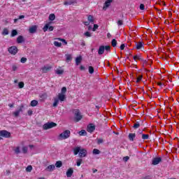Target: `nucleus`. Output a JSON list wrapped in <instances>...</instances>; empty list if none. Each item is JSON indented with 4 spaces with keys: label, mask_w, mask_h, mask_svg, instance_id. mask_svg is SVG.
I'll return each instance as SVG.
<instances>
[{
    "label": "nucleus",
    "mask_w": 179,
    "mask_h": 179,
    "mask_svg": "<svg viewBox=\"0 0 179 179\" xmlns=\"http://www.w3.org/2000/svg\"><path fill=\"white\" fill-rule=\"evenodd\" d=\"M93 155H100V150L97 149H94L92 151Z\"/></svg>",
    "instance_id": "obj_40"
},
{
    "label": "nucleus",
    "mask_w": 179,
    "mask_h": 179,
    "mask_svg": "<svg viewBox=\"0 0 179 179\" xmlns=\"http://www.w3.org/2000/svg\"><path fill=\"white\" fill-rule=\"evenodd\" d=\"M6 176H9V174H10V171L6 170Z\"/></svg>",
    "instance_id": "obj_62"
},
{
    "label": "nucleus",
    "mask_w": 179,
    "mask_h": 179,
    "mask_svg": "<svg viewBox=\"0 0 179 179\" xmlns=\"http://www.w3.org/2000/svg\"><path fill=\"white\" fill-rule=\"evenodd\" d=\"M49 71H51V66H44L42 68V72H43V73H47Z\"/></svg>",
    "instance_id": "obj_20"
},
{
    "label": "nucleus",
    "mask_w": 179,
    "mask_h": 179,
    "mask_svg": "<svg viewBox=\"0 0 179 179\" xmlns=\"http://www.w3.org/2000/svg\"><path fill=\"white\" fill-rule=\"evenodd\" d=\"M38 104V101L37 100H33L31 101V107H36Z\"/></svg>",
    "instance_id": "obj_27"
},
{
    "label": "nucleus",
    "mask_w": 179,
    "mask_h": 179,
    "mask_svg": "<svg viewBox=\"0 0 179 179\" xmlns=\"http://www.w3.org/2000/svg\"><path fill=\"white\" fill-rule=\"evenodd\" d=\"M124 48H125V44H122L120 45V50H124Z\"/></svg>",
    "instance_id": "obj_58"
},
{
    "label": "nucleus",
    "mask_w": 179,
    "mask_h": 179,
    "mask_svg": "<svg viewBox=\"0 0 179 179\" xmlns=\"http://www.w3.org/2000/svg\"><path fill=\"white\" fill-rule=\"evenodd\" d=\"M22 111H23V106H20L17 110L13 112V115L15 117H19V115L20 114V113H22Z\"/></svg>",
    "instance_id": "obj_10"
},
{
    "label": "nucleus",
    "mask_w": 179,
    "mask_h": 179,
    "mask_svg": "<svg viewBox=\"0 0 179 179\" xmlns=\"http://www.w3.org/2000/svg\"><path fill=\"white\" fill-rule=\"evenodd\" d=\"M123 160H124V162H128L129 160V157L126 156V157H123Z\"/></svg>",
    "instance_id": "obj_55"
},
{
    "label": "nucleus",
    "mask_w": 179,
    "mask_h": 179,
    "mask_svg": "<svg viewBox=\"0 0 179 179\" xmlns=\"http://www.w3.org/2000/svg\"><path fill=\"white\" fill-rule=\"evenodd\" d=\"M32 170L33 166H31V165H29L26 168V171H27L28 173H30V171H31Z\"/></svg>",
    "instance_id": "obj_37"
},
{
    "label": "nucleus",
    "mask_w": 179,
    "mask_h": 179,
    "mask_svg": "<svg viewBox=\"0 0 179 179\" xmlns=\"http://www.w3.org/2000/svg\"><path fill=\"white\" fill-rule=\"evenodd\" d=\"M97 29H99V25L94 24V27L92 29V31H96V30H97Z\"/></svg>",
    "instance_id": "obj_50"
},
{
    "label": "nucleus",
    "mask_w": 179,
    "mask_h": 179,
    "mask_svg": "<svg viewBox=\"0 0 179 179\" xmlns=\"http://www.w3.org/2000/svg\"><path fill=\"white\" fill-rule=\"evenodd\" d=\"M55 166H56V167H57V169L62 167V162H61V161L56 162Z\"/></svg>",
    "instance_id": "obj_29"
},
{
    "label": "nucleus",
    "mask_w": 179,
    "mask_h": 179,
    "mask_svg": "<svg viewBox=\"0 0 179 179\" xmlns=\"http://www.w3.org/2000/svg\"><path fill=\"white\" fill-rule=\"evenodd\" d=\"M22 153H24V154L27 153V147H26V146L22 147Z\"/></svg>",
    "instance_id": "obj_49"
},
{
    "label": "nucleus",
    "mask_w": 179,
    "mask_h": 179,
    "mask_svg": "<svg viewBox=\"0 0 179 179\" xmlns=\"http://www.w3.org/2000/svg\"><path fill=\"white\" fill-rule=\"evenodd\" d=\"M80 71H85V68L83 66H80Z\"/></svg>",
    "instance_id": "obj_61"
},
{
    "label": "nucleus",
    "mask_w": 179,
    "mask_h": 179,
    "mask_svg": "<svg viewBox=\"0 0 179 179\" xmlns=\"http://www.w3.org/2000/svg\"><path fill=\"white\" fill-rule=\"evenodd\" d=\"M20 19H24V15H20L18 17V20H20Z\"/></svg>",
    "instance_id": "obj_59"
},
{
    "label": "nucleus",
    "mask_w": 179,
    "mask_h": 179,
    "mask_svg": "<svg viewBox=\"0 0 179 179\" xmlns=\"http://www.w3.org/2000/svg\"><path fill=\"white\" fill-rule=\"evenodd\" d=\"M0 136H3V138H10V132L6 130L0 131Z\"/></svg>",
    "instance_id": "obj_5"
},
{
    "label": "nucleus",
    "mask_w": 179,
    "mask_h": 179,
    "mask_svg": "<svg viewBox=\"0 0 179 179\" xmlns=\"http://www.w3.org/2000/svg\"><path fill=\"white\" fill-rule=\"evenodd\" d=\"M110 49H111V47L110 45L104 46V50H106V51H107L108 52H110Z\"/></svg>",
    "instance_id": "obj_44"
},
{
    "label": "nucleus",
    "mask_w": 179,
    "mask_h": 179,
    "mask_svg": "<svg viewBox=\"0 0 179 179\" xmlns=\"http://www.w3.org/2000/svg\"><path fill=\"white\" fill-rule=\"evenodd\" d=\"M66 177L70 178L72 177V174H73V169L69 168L66 171Z\"/></svg>",
    "instance_id": "obj_14"
},
{
    "label": "nucleus",
    "mask_w": 179,
    "mask_h": 179,
    "mask_svg": "<svg viewBox=\"0 0 179 179\" xmlns=\"http://www.w3.org/2000/svg\"><path fill=\"white\" fill-rule=\"evenodd\" d=\"M103 142H104V141L102 138H99L97 140L98 145H101V143H103Z\"/></svg>",
    "instance_id": "obj_51"
},
{
    "label": "nucleus",
    "mask_w": 179,
    "mask_h": 179,
    "mask_svg": "<svg viewBox=\"0 0 179 179\" xmlns=\"http://www.w3.org/2000/svg\"><path fill=\"white\" fill-rule=\"evenodd\" d=\"M27 114H28V115H32V114H33V110H28V112H27Z\"/></svg>",
    "instance_id": "obj_57"
},
{
    "label": "nucleus",
    "mask_w": 179,
    "mask_h": 179,
    "mask_svg": "<svg viewBox=\"0 0 179 179\" xmlns=\"http://www.w3.org/2000/svg\"><path fill=\"white\" fill-rule=\"evenodd\" d=\"M104 45H101L98 50L99 55H103L104 54Z\"/></svg>",
    "instance_id": "obj_18"
},
{
    "label": "nucleus",
    "mask_w": 179,
    "mask_h": 179,
    "mask_svg": "<svg viewBox=\"0 0 179 179\" xmlns=\"http://www.w3.org/2000/svg\"><path fill=\"white\" fill-rule=\"evenodd\" d=\"M18 87H19L20 89H23L24 87V83L20 82L18 83Z\"/></svg>",
    "instance_id": "obj_39"
},
{
    "label": "nucleus",
    "mask_w": 179,
    "mask_h": 179,
    "mask_svg": "<svg viewBox=\"0 0 179 179\" xmlns=\"http://www.w3.org/2000/svg\"><path fill=\"white\" fill-rule=\"evenodd\" d=\"M8 106L12 108V107H13V104H8Z\"/></svg>",
    "instance_id": "obj_63"
},
{
    "label": "nucleus",
    "mask_w": 179,
    "mask_h": 179,
    "mask_svg": "<svg viewBox=\"0 0 179 179\" xmlns=\"http://www.w3.org/2000/svg\"><path fill=\"white\" fill-rule=\"evenodd\" d=\"M84 24L85 26H89V24H90V22H84Z\"/></svg>",
    "instance_id": "obj_60"
},
{
    "label": "nucleus",
    "mask_w": 179,
    "mask_h": 179,
    "mask_svg": "<svg viewBox=\"0 0 179 179\" xmlns=\"http://www.w3.org/2000/svg\"><path fill=\"white\" fill-rule=\"evenodd\" d=\"M111 2H113V0H107L103 6V10H106L107 8H108V6H110V5H111Z\"/></svg>",
    "instance_id": "obj_12"
},
{
    "label": "nucleus",
    "mask_w": 179,
    "mask_h": 179,
    "mask_svg": "<svg viewBox=\"0 0 179 179\" xmlns=\"http://www.w3.org/2000/svg\"><path fill=\"white\" fill-rule=\"evenodd\" d=\"M143 48V43L142 42H138L137 44H136V50H141Z\"/></svg>",
    "instance_id": "obj_21"
},
{
    "label": "nucleus",
    "mask_w": 179,
    "mask_h": 179,
    "mask_svg": "<svg viewBox=\"0 0 179 179\" xmlns=\"http://www.w3.org/2000/svg\"><path fill=\"white\" fill-rule=\"evenodd\" d=\"M12 70L15 72L17 71V66L16 65H13Z\"/></svg>",
    "instance_id": "obj_53"
},
{
    "label": "nucleus",
    "mask_w": 179,
    "mask_h": 179,
    "mask_svg": "<svg viewBox=\"0 0 179 179\" xmlns=\"http://www.w3.org/2000/svg\"><path fill=\"white\" fill-rule=\"evenodd\" d=\"M54 45L55 47H61L62 45V43L61 42L55 41L54 42Z\"/></svg>",
    "instance_id": "obj_34"
},
{
    "label": "nucleus",
    "mask_w": 179,
    "mask_h": 179,
    "mask_svg": "<svg viewBox=\"0 0 179 179\" xmlns=\"http://www.w3.org/2000/svg\"><path fill=\"white\" fill-rule=\"evenodd\" d=\"M162 162L161 157H155L152 159V164L153 166H157V164H159Z\"/></svg>",
    "instance_id": "obj_11"
},
{
    "label": "nucleus",
    "mask_w": 179,
    "mask_h": 179,
    "mask_svg": "<svg viewBox=\"0 0 179 179\" xmlns=\"http://www.w3.org/2000/svg\"><path fill=\"white\" fill-rule=\"evenodd\" d=\"M27 62V58L26 57H22L20 59V62H22V64H25V62Z\"/></svg>",
    "instance_id": "obj_47"
},
{
    "label": "nucleus",
    "mask_w": 179,
    "mask_h": 179,
    "mask_svg": "<svg viewBox=\"0 0 179 179\" xmlns=\"http://www.w3.org/2000/svg\"><path fill=\"white\" fill-rule=\"evenodd\" d=\"M59 40H60V41H62V43H64L65 45L68 44V42H66L65 39L59 38Z\"/></svg>",
    "instance_id": "obj_56"
},
{
    "label": "nucleus",
    "mask_w": 179,
    "mask_h": 179,
    "mask_svg": "<svg viewBox=\"0 0 179 179\" xmlns=\"http://www.w3.org/2000/svg\"><path fill=\"white\" fill-rule=\"evenodd\" d=\"M142 139L143 140L149 139V134H142Z\"/></svg>",
    "instance_id": "obj_43"
},
{
    "label": "nucleus",
    "mask_w": 179,
    "mask_h": 179,
    "mask_svg": "<svg viewBox=\"0 0 179 179\" xmlns=\"http://www.w3.org/2000/svg\"><path fill=\"white\" fill-rule=\"evenodd\" d=\"M96 129V126L93 124H90L87 127V132H90L92 134V132H94V130Z\"/></svg>",
    "instance_id": "obj_9"
},
{
    "label": "nucleus",
    "mask_w": 179,
    "mask_h": 179,
    "mask_svg": "<svg viewBox=\"0 0 179 179\" xmlns=\"http://www.w3.org/2000/svg\"><path fill=\"white\" fill-rule=\"evenodd\" d=\"M142 78H143V76H139L138 78H137L136 83L141 82L142 80Z\"/></svg>",
    "instance_id": "obj_52"
},
{
    "label": "nucleus",
    "mask_w": 179,
    "mask_h": 179,
    "mask_svg": "<svg viewBox=\"0 0 179 179\" xmlns=\"http://www.w3.org/2000/svg\"><path fill=\"white\" fill-rule=\"evenodd\" d=\"M78 135H80V136H86V135H87V133L85 130H81L78 132Z\"/></svg>",
    "instance_id": "obj_23"
},
{
    "label": "nucleus",
    "mask_w": 179,
    "mask_h": 179,
    "mask_svg": "<svg viewBox=\"0 0 179 179\" xmlns=\"http://www.w3.org/2000/svg\"><path fill=\"white\" fill-rule=\"evenodd\" d=\"M73 152L75 156L78 155L79 157L80 158L86 157V156H87V150H86V149L81 148L79 146L74 148Z\"/></svg>",
    "instance_id": "obj_1"
},
{
    "label": "nucleus",
    "mask_w": 179,
    "mask_h": 179,
    "mask_svg": "<svg viewBox=\"0 0 179 179\" xmlns=\"http://www.w3.org/2000/svg\"><path fill=\"white\" fill-rule=\"evenodd\" d=\"M58 103H59V100L58 99H55L53 107H57L58 106Z\"/></svg>",
    "instance_id": "obj_35"
},
{
    "label": "nucleus",
    "mask_w": 179,
    "mask_h": 179,
    "mask_svg": "<svg viewBox=\"0 0 179 179\" xmlns=\"http://www.w3.org/2000/svg\"><path fill=\"white\" fill-rule=\"evenodd\" d=\"M17 43L18 44H22V43H24V38L23 37V36H19L17 38Z\"/></svg>",
    "instance_id": "obj_16"
},
{
    "label": "nucleus",
    "mask_w": 179,
    "mask_h": 179,
    "mask_svg": "<svg viewBox=\"0 0 179 179\" xmlns=\"http://www.w3.org/2000/svg\"><path fill=\"white\" fill-rule=\"evenodd\" d=\"M15 155H19L20 153V147H17L15 150Z\"/></svg>",
    "instance_id": "obj_38"
},
{
    "label": "nucleus",
    "mask_w": 179,
    "mask_h": 179,
    "mask_svg": "<svg viewBox=\"0 0 179 179\" xmlns=\"http://www.w3.org/2000/svg\"><path fill=\"white\" fill-rule=\"evenodd\" d=\"M142 124H143V122H142V121L136 122L133 126V128L134 129H138V128H139V127H141V125H142Z\"/></svg>",
    "instance_id": "obj_15"
},
{
    "label": "nucleus",
    "mask_w": 179,
    "mask_h": 179,
    "mask_svg": "<svg viewBox=\"0 0 179 179\" xmlns=\"http://www.w3.org/2000/svg\"><path fill=\"white\" fill-rule=\"evenodd\" d=\"M136 136V134H129V141H131L133 142V141H134V139H135Z\"/></svg>",
    "instance_id": "obj_24"
},
{
    "label": "nucleus",
    "mask_w": 179,
    "mask_h": 179,
    "mask_svg": "<svg viewBox=\"0 0 179 179\" xmlns=\"http://www.w3.org/2000/svg\"><path fill=\"white\" fill-rule=\"evenodd\" d=\"M8 52L12 54L13 55H16L17 54V47L16 46H11L8 48Z\"/></svg>",
    "instance_id": "obj_7"
},
{
    "label": "nucleus",
    "mask_w": 179,
    "mask_h": 179,
    "mask_svg": "<svg viewBox=\"0 0 179 179\" xmlns=\"http://www.w3.org/2000/svg\"><path fill=\"white\" fill-rule=\"evenodd\" d=\"M117 23V26H122L124 24V20H119Z\"/></svg>",
    "instance_id": "obj_46"
},
{
    "label": "nucleus",
    "mask_w": 179,
    "mask_h": 179,
    "mask_svg": "<svg viewBox=\"0 0 179 179\" xmlns=\"http://www.w3.org/2000/svg\"><path fill=\"white\" fill-rule=\"evenodd\" d=\"M82 162H83V160L82 159H77L76 164H77L78 167L80 166V165L82 164Z\"/></svg>",
    "instance_id": "obj_36"
},
{
    "label": "nucleus",
    "mask_w": 179,
    "mask_h": 179,
    "mask_svg": "<svg viewBox=\"0 0 179 179\" xmlns=\"http://www.w3.org/2000/svg\"><path fill=\"white\" fill-rule=\"evenodd\" d=\"M74 120L76 122H79L82 118H83V116H82V114L80 113V110L79 109H76L74 110Z\"/></svg>",
    "instance_id": "obj_3"
},
{
    "label": "nucleus",
    "mask_w": 179,
    "mask_h": 179,
    "mask_svg": "<svg viewBox=\"0 0 179 179\" xmlns=\"http://www.w3.org/2000/svg\"><path fill=\"white\" fill-rule=\"evenodd\" d=\"M78 1L76 0H68L64 2L65 6H71V5H76Z\"/></svg>",
    "instance_id": "obj_8"
},
{
    "label": "nucleus",
    "mask_w": 179,
    "mask_h": 179,
    "mask_svg": "<svg viewBox=\"0 0 179 179\" xmlns=\"http://www.w3.org/2000/svg\"><path fill=\"white\" fill-rule=\"evenodd\" d=\"M87 20L90 22V23H92V24H94V19L93 18V17L92 16V15H88V17H87Z\"/></svg>",
    "instance_id": "obj_25"
},
{
    "label": "nucleus",
    "mask_w": 179,
    "mask_h": 179,
    "mask_svg": "<svg viewBox=\"0 0 179 179\" xmlns=\"http://www.w3.org/2000/svg\"><path fill=\"white\" fill-rule=\"evenodd\" d=\"M88 71H89V73H90L91 75H92V73H94V69L93 68V66H90L88 67Z\"/></svg>",
    "instance_id": "obj_28"
},
{
    "label": "nucleus",
    "mask_w": 179,
    "mask_h": 179,
    "mask_svg": "<svg viewBox=\"0 0 179 179\" xmlns=\"http://www.w3.org/2000/svg\"><path fill=\"white\" fill-rule=\"evenodd\" d=\"M66 61H71L72 56L71 55H66Z\"/></svg>",
    "instance_id": "obj_42"
},
{
    "label": "nucleus",
    "mask_w": 179,
    "mask_h": 179,
    "mask_svg": "<svg viewBox=\"0 0 179 179\" xmlns=\"http://www.w3.org/2000/svg\"><path fill=\"white\" fill-rule=\"evenodd\" d=\"M8 34H9V31L8 30V29L4 28L3 31H2V35L3 36H8Z\"/></svg>",
    "instance_id": "obj_31"
},
{
    "label": "nucleus",
    "mask_w": 179,
    "mask_h": 179,
    "mask_svg": "<svg viewBox=\"0 0 179 179\" xmlns=\"http://www.w3.org/2000/svg\"><path fill=\"white\" fill-rule=\"evenodd\" d=\"M133 59L134 61H136V59H138L139 61H142V56H141L139 55H136L133 57Z\"/></svg>",
    "instance_id": "obj_26"
},
{
    "label": "nucleus",
    "mask_w": 179,
    "mask_h": 179,
    "mask_svg": "<svg viewBox=\"0 0 179 179\" xmlns=\"http://www.w3.org/2000/svg\"><path fill=\"white\" fill-rule=\"evenodd\" d=\"M84 36H85V37H92V34H91L90 32H89V31H86V32L84 34Z\"/></svg>",
    "instance_id": "obj_48"
},
{
    "label": "nucleus",
    "mask_w": 179,
    "mask_h": 179,
    "mask_svg": "<svg viewBox=\"0 0 179 179\" xmlns=\"http://www.w3.org/2000/svg\"><path fill=\"white\" fill-rule=\"evenodd\" d=\"M82 62V56H79L76 58V64L78 66Z\"/></svg>",
    "instance_id": "obj_22"
},
{
    "label": "nucleus",
    "mask_w": 179,
    "mask_h": 179,
    "mask_svg": "<svg viewBox=\"0 0 179 179\" xmlns=\"http://www.w3.org/2000/svg\"><path fill=\"white\" fill-rule=\"evenodd\" d=\"M88 30H92V26L88 27Z\"/></svg>",
    "instance_id": "obj_64"
},
{
    "label": "nucleus",
    "mask_w": 179,
    "mask_h": 179,
    "mask_svg": "<svg viewBox=\"0 0 179 179\" xmlns=\"http://www.w3.org/2000/svg\"><path fill=\"white\" fill-rule=\"evenodd\" d=\"M49 20L52 22L53 20H55V14L52 13L49 15Z\"/></svg>",
    "instance_id": "obj_30"
},
{
    "label": "nucleus",
    "mask_w": 179,
    "mask_h": 179,
    "mask_svg": "<svg viewBox=\"0 0 179 179\" xmlns=\"http://www.w3.org/2000/svg\"><path fill=\"white\" fill-rule=\"evenodd\" d=\"M66 99V96L64 95V94H58V99L57 100H59L60 101H64Z\"/></svg>",
    "instance_id": "obj_19"
},
{
    "label": "nucleus",
    "mask_w": 179,
    "mask_h": 179,
    "mask_svg": "<svg viewBox=\"0 0 179 179\" xmlns=\"http://www.w3.org/2000/svg\"><path fill=\"white\" fill-rule=\"evenodd\" d=\"M15 36H17V31L16 29H13L11 31V37H15Z\"/></svg>",
    "instance_id": "obj_32"
},
{
    "label": "nucleus",
    "mask_w": 179,
    "mask_h": 179,
    "mask_svg": "<svg viewBox=\"0 0 179 179\" xmlns=\"http://www.w3.org/2000/svg\"><path fill=\"white\" fill-rule=\"evenodd\" d=\"M55 73H57V75H62L64 73V70L57 69Z\"/></svg>",
    "instance_id": "obj_33"
},
{
    "label": "nucleus",
    "mask_w": 179,
    "mask_h": 179,
    "mask_svg": "<svg viewBox=\"0 0 179 179\" xmlns=\"http://www.w3.org/2000/svg\"><path fill=\"white\" fill-rule=\"evenodd\" d=\"M50 24H51V22L45 24V25L43 27V30L44 32L47 31L48 30L49 31H52V30H54V27H50Z\"/></svg>",
    "instance_id": "obj_6"
},
{
    "label": "nucleus",
    "mask_w": 179,
    "mask_h": 179,
    "mask_svg": "<svg viewBox=\"0 0 179 179\" xmlns=\"http://www.w3.org/2000/svg\"><path fill=\"white\" fill-rule=\"evenodd\" d=\"M54 127H57V124L54 122H52L45 123L43 126V129L46 130V129H51V128H54Z\"/></svg>",
    "instance_id": "obj_4"
},
{
    "label": "nucleus",
    "mask_w": 179,
    "mask_h": 179,
    "mask_svg": "<svg viewBox=\"0 0 179 179\" xmlns=\"http://www.w3.org/2000/svg\"><path fill=\"white\" fill-rule=\"evenodd\" d=\"M112 46L117 47V40L113 39L111 41Z\"/></svg>",
    "instance_id": "obj_41"
},
{
    "label": "nucleus",
    "mask_w": 179,
    "mask_h": 179,
    "mask_svg": "<svg viewBox=\"0 0 179 179\" xmlns=\"http://www.w3.org/2000/svg\"><path fill=\"white\" fill-rule=\"evenodd\" d=\"M140 9L141 10H145V5L141 3L140 5Z\"/></svg>",
    "instance_id": "obj_54"
},
{
    "label": "nucleus",
    "mask_w": 179,
    "mask_h": 179,
    "mask_svg": "<svg viewBox=\"0 0 179 179\" xmlns=\"http://www.w3.org/2000/svg\"><path fill=\"white\" fill-rule=\"evenodd\" d=\"M29 31L31 34L36 33V31H37V26L34 25L29 27Z\"/></svg>",
    "instance_id": "obj_17"
},
{
    "label": "nucleus",
    "mask_w": 179,
    "mask_h": 179,
    "mask_svg": "<svg viewBox=\"0 0 179 179\" xmlns=\"http://www.w3.org/2000/svg\"><path fill=\"white\" fill-rule=\"evenodd\" d=\"M45 170V171H49V172L54 171V170H55V165L54 164L50 165L48 167H46Z\"/></svg>",
    "instance_id": "obj_13"
},
{
    "label": "nucleus",
    "mask_w": 179,
    "mask_h": 179,
    "mask_svg": "<svg viewBox=\"0 0 179 179\" xmlns=\"http://www.w3.org/2000/svg\"><path fill=\"white\" fill-rule=\"evenodd\" d=\"M65 93H66V87H63L62 88V92L60 94H65Z\"/></svg>",
    "instance_id": "obj_45"
},
{
    "label": "nucleus",
    "mask_w": 179,
    "mask_h": 179,
    "mask_svg": "<svg viewBox=\"0 0 179 179\" xmlns=\"http://www.w3.org/2000/svg\"><path fill=\"white\" fill-rule=\"evenodd\" d=\"M71 136V131L66 130L59 136V141H62V139H68Z\"/></svg>",
    "instance_id": "obj_2"
}]
</instances>
